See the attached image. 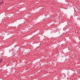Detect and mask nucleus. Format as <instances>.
Here are the masks:
<instances>
[{
	"label": "nucleus",
	"mask_w": 80,
	"mask_h": 80,
	"mask_svg": "<svg viewBox=\"0 0 80 80\" xmlns=\"http://www.w3.org/2000/svg\"><path fill=\"white\" fill-rule=\"evenodd\" d=\"M2 61H3V59H1L0 60V63H2Z\"/></svg>",
	"instance_id": "1"
},
{
	"label": "nucleus",
	"mask_w": 80,
	"mask_h": 80,
	"mask_svg": "<svg viewBox=\"0 0 80 80\" xmlns=\"http://www.w3.org/2000/svg\"><path fill=\"white\" fill-rule=\"evenodd\" d=\"M1 4H2V2H1Z\"/></svg>",
	"instance_id": "2"
}]
</instances>
